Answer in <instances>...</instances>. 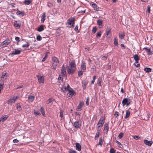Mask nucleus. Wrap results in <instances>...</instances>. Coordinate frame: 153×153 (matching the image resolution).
Returning <instances> with one entry per match:
<instances>
[{
  "mask_svg": "<svg viewBox=\"0 0 153 153\" xmlns=\"http://www.w3.org/2000/svg\"><path fill=\"white\" fill-rule=\"evenodd\" d=\"M69 66V67H68L67 70L69 74H72L74 73L76 69L74 60H72L70 62Z\"/></svg>",
  "mask_w": 153,
  "mask_h": 153,
  "instance_id": "1",
  "label": "nucleus"
},
{
  "mask_svg": "<svg viewBox=\"0 0 153 153\" xmlns=\"http://www.w3.org/2000/svg\"><path fill=\"white\" fill-rule=\"evenodd\" d=\"M52 60L53 68L54 70H55L57 66L59 64V61L58 59L55 56L53 57Z\"/></svg>",
  "mask_w": 153,
  "mask_h": 153,
  "instance_id": "2",
  "label": "nucleus"
},
{
  "mask_svg": "<svg viewBox=\"0 0 153 153\" xmlns=\"http://www.w3.org/2000/svg\"><path fill=\"white\" fill-rule=\"evenodd\" d=\"M70 88H71L68 84L67 83H65L62 87L61 90L64 93H65L67 91H68Z\"/></svg>",
  "mask_w": 153,
  "mask_h": 153,
  "instance_id": "3",
  "label": "nucleus"
},
{
  "mask_svg": "<svg viewBox=\"0 0 153 153\" xmlns=\"http://www.w3.org/2000/svg\"><path fill=\"white\" fill-rule=\"evenodd\" d=\"M105 122V118L103 117H102L99 120L97 124V128H99L102 126Z\"/></svg>",
  "mask_w": 153,
  "mask_h": 153,
  "instance_id": "4",
  "label": "nucleus"
},
{
  "mask_svg": "<svg viewBox=\"0 0 153 153\" xmlns=\"http://www.w3.org/2000/svg\"><path fill=\"white\" fill-rule=\"evenodd\" d=\"M18 98L19 96H14L8 100L7 101V103L9 104H12V103H14Z\"/></svg>",
  "mask_w": 153,
  "mask_h": 153,
  "instance_id": "5",
  "label": "nucleus"
},
{
  "mask_svg": "<svg viewBox=\"0 0 153 153\" xmlns=\"http://www.w3.org/2000/svg\"><path fill=\"white\" fill-rule=\"evenodd\" d=\"M74 21L75 19L74 18H70L68 20L67 23L70 25V26H69V27H71L73 26Z\"/></svg>",
  "mask_w": 153,
  "mask_h": 153,
  "instance_id": "6",
  "label": "nucleus"
},
{
  "mask_svg": "<svg viewBox=\"0 0 153 153\" xmlns=\"http://www.w3.org/2000/svg\"><path fill=\"white\" fill-rule=\"evenodd\" d=\"M38 80L40 84H43L44 82V76L41 75H37Z\"/></svg>",
  "mask_w": 153,
  "mask_h": 153,
  "instance_id": "7",
  "label": "nucleus"
},
{
  "mask_svg": "<svg viewBox=\"0 0 153 153\" xmlns=\"http://www.w3.org/2000/svg\"><path fill=\"white\" fill-rule=\"evenodd\" d=\"M130 100L126 98H124L122 101L123 105L124 106L126 105L127 106L128 105L130 104Z\"/></svg>",
  "mask_w": 153,
  "mask_h": 153,
  "instance_id": "8",
  "label": "nucleus"
},
{
  "mask_svg": "<svg viewBox=\"0 0 153 153\" xmlns=\"http://www.w3.org/2000/svg\"><path fill=\"white\" fill-rule=\"evenodd\" d=\"M68 91V93L67 94V96L69 97H71L75 94L74 90L71 88Z\"/></svg>",
  "mask_w": 153,
  "mask_h": 153,
  "instance_id": "9",
  "label": "nucleus"
},
{
  "mask_svg": "<svg viewBox=\"0 0 153 153\" xmlns=\"http://www.w3.org/2000/svg\"><path fill=\"white\" fill-rule=\"evenodd\" d=\"M91 7L96 11H99L101 9L96 4L93 3L91 4Z\"/></svg>",
  "mask_w": 153,
  "mask_h": 153,
  "instance_id": "10",
  "label": "nucleus"
},
{
  "mask_svg": "<svg viewBox=\"0 0 153 153\" xmlns=\"http://www.w3.org/2000/svg\"><path fill=\"white\" fill-rule=\"evenodd\" d=\"M21 52V50H19L18 49H15L14 50V51H13L10 54L11 55H18Z\"/></svg>",
  "mask_w": 153,
  "mask_h": 153,
  "instance_id": "11",
  "label": "nucleus"
},
{
  "mask_svg": "<svg viewBox=\"0 0 153 153\" xmlns=\"http://www.w3.org/2000/svg\"><path fill=\"white\" fill-rule=\"evenodd\" d=\"M66 68L64 66V65H63L62 67V70L61 71V74H60L65 76H66Z\"/></svg>",
  "mask_w": 153,
  "mask_h": 153,
  "instance_id": "12",
  "label": "nucleus"
},
{
  "mask_svg": "<svg viewBox=\"0 0 153 153\" xmlns=\"http://www.w3.org/2000/svg\"><path fill=\"white\" fill-rule=\"evenodd\" d=\"M111 30L110 28H107L106 30L105 34L106 37L109 38L111 35Z\"/></svg>",
  "mask_w": 153,
  "mask_h": 153,
  "instance_id": "13",
  "label": "nucleus"
},
{
  "mask_svg": "<svg viewBox=\"0 0 153 153\" xmlns=\"http://www.w3.org/2000/svg\"><path fill=\"white\" fill-rule=\"evenodd\" d=\"M143 141L144 143L146 145L149 146H151L153 143V142L152 140L148 141L146 140H144Z\"/></svg>",
  "mask_w": 153,
  "mask_h": 153,
  "instance_id": "14",
  "label": "nucleus"
},
{
  "mask_svg": "<svg viewBox=\"0 0 153 153\" xmlns=\"http://www.w3.org/2000/svg\"><path fill=\"white\" fill-rule=\"evenodd\" d=\"M108 123H107L105 124L104 125V131L105 133L107 134L108 130Z\"/></svg>",
  "mask_w": 153,
  "mask_h": 153,
  "instance_id": "15",
  "label": "nucleus"
},
{
  "mask_svg": "<svg viewBox=\"0 0 153 153\" xmlns=\"http://www.w3.org/2000/svg\"><path fill=\"white\" fill-rule=\"evenodd\" d=\"M74 126L76 128H80L81 125L79 122L78 121H76L74 123Z\"/></svg>",
  "mask_w": 153,
  "mask_h": 153,
  "instance_id": "16",
  "label": "nucleus"
},
{
  "mask_svg": "<svg viewBox=\"0 0 153 153\" xmlns=\"http://www.w3.org/2000/svg\"><path fill=\"white\" fill-rule=\"evenodd\" d=\"M81 68L83 71L86 70L85 63L84 62H82L81 65Z\"/></svg>",
  "mask_w": 153,
  "mask_h": 153,
  "instance_id": "17",
  "label": "nucleus"
},
{
  "mask_svg": "<svg viewBox=\"0 0 153 153\" xmlns=\"http://www.w3.org/2000/svg\"><path fill=\"white\" fill-rule=\"evenodd\" d=\"M144 49L146 51L149 55H151L152 54V53L151 51L150 48H144Z\"/></svg>",
  "mask_w": 153,
  "mask_h": 153,
  "instance_id": "18",
  "label": "nucleus"
},
{
  "mask_svg": "<svg viewBox=\"0 0 153 153\" xmlns=\"http://www.w3.org/2000/svg\"><path fill=\"white\" fill-rule=\"evenodd\" d=\"M84 104V102H81L77 108V110L78 111H81L82 109V108Z\"/></svg>",
  "mask_w": 153,
  "mask_h": 153,
  "instance_id": "19",
  "label": "nucleus"
},
{
  "mask_svg": "<svg viewBox=\"0 0 153 153\" xmlns=\"http://www.w3.org/2000/svg\"><path fill=\"white\" fill-rule=\"evenodd\" d=\"M21 23L18 22L17 21H15L14 23V25L15 27L19 28L21 25Z\"/></svg>",
  "mask_w": 153,
  "mask_h": 153,
  "instance_id": "20",
  "label": "nucleus"
},
{
  "mask_svg": "<svg viewBox=\"0 0 153 153\" xmlns=\"http://www.w3.org/2000/svg\"><path fill=\"white\" fill-rule=\"evenodd\" d=\"M76 149L78 151H80L81 149V146L78 143H76Z\"/></svg>",
  "mask_w": 153,
  "mask_h": 153,
  "instance_id": "21",
  "label": "nucleus"
},
{
  "mask_svg": "<svg viewBox=\"0 0 153 153\" xmlns=\"http://www.w3.org/2000/svg\"><path fill=\"white\" fill-rule=\"evenodd\" d=\"M134 59L135 61V62L136 63H138V61L139 60V58L138 55L137 54H135L134 56Z\"/></svg>",
  "mask_w": 153,
  "mask_h": 153,
  "instance_id": "22",
  "label": "nucleus"
},
{
  "mask_svg": "<svg viewBox=\"0 0 153 153\" xmlns=\"http://www.w3.org/2000/svg\"><path fill=\"white\" fill-rule=\"evenodd\" d=\"M130 111L129 110H128L126 111V114L125 117V119H127L130 116Z\"/></svg>",
  "mask_w": 153,
  "mask_h": 153,
  "instance_id": "23",
  "label": "nucleus"
},
{
  "mask_svg": "<svg viewBox=\"0 0 153 153\" xmlns=\"http://www.w3.org/2000/svg\"><path fill=\"white\" fill-rule=\"evenodd\" d=\"M44 26L43 25L39 26L37 30L39 32H41L44 30Z\"/></svg>",
  "mask_w": 153,
  "mask_h": 153,
  "instance_id": "24",
  "label": "nucleus"
},
{
  "mask_svg": "<svg viewBox=\"0 0 153 153\" xmlns=\"http://www.w3.org/2000/svg\"><path fill=\"white\" fill-rule=\"evenodd\" d=\"M16 14L21 16H23L25 15V13L24 11L21 12L20 11H18L16 13Z\"/></svg>",
  "mask_w": 153,
  "mask_h": 153,
  "instance_id": "25",
  "label": "nucleus"
},
{
  "mask_svg": "<svg viewBox=\"0 0 153 153\" xmlns=\"http://www.w3.org/2000/svg\"><path fill=\"white\" fill-rule=\"evenodd\" d=\"M8 116L7 115H3L1 116V120L2 122H4L7 118Z\"/></svg>",
  "mask_w": 153,
  "mask_h": 153,
  "instance_id": "26",
  "label": "nucleus"
},
{
  "mask_svg": "<svg viewBox=\"0 0 153 153\" xmlns=\"http://www.w3.org/2000/svg\"><path fill=\"white\" fill-rule=\"evenodd\" d=\"M34 99V96L33 95H31L28 97V100L29 101L32 102Z\"/></svg>",
  "mask_w": 153,
  "mask_h": 153,
  "instance_id": "27",
  "label": "nucleus"
},
{
  "mask_svg": "<svg viewBox=\"0 0 153 153\" xmlns=\"http://www.w3.org/2000/svg\"><path fill=\"white\" fill-rule=\"evenodd\" d=\"M46 17L45 14V13H43L42 16L41 21L42 22H44L45 20V17Z\"/></svg>",
  "mask_w": 153,
  "mask_h": 153,
  "instance_id": "28",
  "label": "nucleus"
},
{
  "mask_svg": "<svg viewBox=\"0 0 153 153\" xmlns=\"http://www.w3.org/2000/svg\"><path fill=\"white\" fill-rule=\"evenodd\" d=\"M0 82H1V83H0V93L1 92V90L3 89V85H4V83L3 82V81L1 80H0Z\"/></svg>",
  "mask_w": 153,
  "mask_h": 153,
  "instance_id": "29",
  "label": "nucleus"
},
{
  "mask_svg": "<svg viewBox=\"0 0 153 153\" xmlns=\"http://www.w3.org/2000/svg\"><path fill=\"white\" fill-rule=\"evenodd\" d=\"M10 42V40H6L3 42V44L4 45V46H5L9 43Z\"/></svg>",
  "mask_w": 153,
  "mask_h": 153,
  "instance_id": "30",
  "label": "nucleus"
},
{
  "mask_svg": "<svg viewBox=\"0 0 153 153\" xmlns=\"http://www.w3.org/2000/svg\"><path fill=\"white\" fill-rule=\"evenodd\" d=\"M144 71L147 73H149L151 71L152 69L149 68H145L144 69Z\"/></svg>",
  "mask_w": 153,
  "mask_h": 153,
  "instance_id": "31",
  "label": "nucleus"
},
{
  "mask_svg": "<svg viewBox=\"0 0 153 153\" xmlns=\"http://www.w3.org/2000/svg\"><path fill=\"white\" fill-rule=\"evenodd\" d=\"M7 76V73L5 72H3L2 73L1 76V79H5Z\"/></svg>",
  "mask_w": 153,
  "mask_h": 153,
  "instance_id": "32",
  "label": "nucleus"
},
{
  "mask_svg": "<svg viewBox=\"0 0 153 153\" xmlns=\"http://www.w3.org/2000/svg\"><path fill=\"white\" fill-rule=\"evenodd\" d=\"M40 110H41V113H42V115L44 116H45V111H44L43 107H41Z\"/></svg>",
  "mask_w": 153,
  "mask_h": 153,
  "instance_id": "33",
  "label": "nucleus"
},
{
  "mask_svg": "<svg viewBox=\"0 0 153 153\" xmlns=\"http://www.w3.org/2000/svg\"><path fill=\"white\" fill-rule=\"evenodd\" d=\"M31 2V1L30 0H25L24 3L27 5H29Z\"/></svg>",
  "mask_w": 153,
  "mask_h": 153,
  "instance_id": "34",
  "label": "nucleus"
},
{
  "mask_svg": "<svg viewBox=\"0 0 153 153\" xmlns=\"http://www.w3.org/2000/svg\"><path fill=\"white\" fill-rule=\"evenodd\" d=\"M116 142L117 144V146L118 147L121 148L123 146L120 143V142H119L117 140H116Z\"/></svg>",
  "mask_w": 153,
  "mask_h": 153,
  "instance_id": "35",
  "label": "nucleus"
},
{
  "mask_svg": "<svg viewBox=\"0 0 153 153\" xmlns=\"http://www.w3.org/2000/svg\"><path fill=\"white\" fill-rule=\"evenodd\" d=\"M114 45L116 46L118 45V39L117 38H115L114 40Z\"/></svg>",
  "mask_w": 153,
  "mask_h": 153,
  "instance_id": "36",
  "label": "nucleus"
},
{
  "mask_svg": "<svg viewBox=\"0 0 153 153\" xmlns=\"http://www.w3.org/2000/svg\"><path fill=\"white\" fill-rule=\"evenodd\" d=\"M16 109L18 111H20L22 109V108L20 105L18 103L16 105Z\"/></svg>",
  "mask_w": 153,
  "mask_h": 153,
  "instance_id": "37",
  "label": "nucleus"
},
{
  "mask_svg": "<svg viewBox=\"0 0 153 153\" xmlns=\"http://www.w3.org/2000/svg\"><path fill=\"white\" fill-rule=\"evenodd\" d=\"M97 23L99 26H102V21L101 20H98L97 21Z\"/></svg>",
  "mask_w": 153,
  "mask_h": 153,
  "instance_id": "38",
  "label": "nucleus"
},
{
  "mask_svg": "<svg viewBox=\"0 0 153 153\" xmlns=\"http://www.w3.org/2000/svg\"><path fill=\"white\" fill-rule=\"evenodd\" d=\"M125 36V35L123 33H120L119 34V37L120 39H123Z\"/></svg>",
  "mask_w": 153,
  "mask_h": 153,
  "instance_id": "39",
  "label": "nucleus"
},
{
  "mask_svg": "<svg viewBox=\"0 0 153 153\" xmlns=\"http://www.w3.org/2000/svg\"><path fill=\"white\" fill-rule=\"evenodd\" d=\"M34 114L35 115H40V113L36 110L34 111Z\"/></svg>",
  "mask_w": 153,
  "mask_h": 153,
  "instance_id": "40",
  "label": "nucleus"
},
{
  "mask_svg": "<svg viewBox=\"0 0 153 153\" xmlns=\"http://www.w3.org/2000/svg\"><path fill=\"white\" fill-rule=\"evenodd\" d=\"M100 135V132H97L95 136V140H97L98 138Z\"/></svg>",
  "mask_w": 153,
  "mask_h": 153,
  "instance_id": "41",
  "label": "nucleus"
},
{
  "mask_svg": "<svg viewBox=\"0 0 153 153\" xmlns=\"http://www.w3.org/2000/svg\"><path fill=\"white\" fill-rule=\"evenodd\" d=\"M102 81L101 78H99L98 79V85L99 86L101 85V82Z\"/></svg>",
  "mask_w": 153,
  "mask_h": 153,
  "instance_id": "42",
  "label": "nucleus"
},
{
  "mask_svg": "<svg viewBox=\"0 0 153 153\" xmlns=\"http://www.w3.org/2000/svg\"><path fill=\"white\" fill-rule=\"evenodd\" d=\"M99 144L100 146H102V137H100Z\"/></svg>",
  "mask_w": 153,
  "mask_h": 153,
  "instance_id": "43",
  "label": "nucleus"
},
{
  "mask_svg": "<svg viewBox=\"0 0 153 153\" xmlns=\"http://www.w3.org/2000/svg\"><path fill=\"white\" fill-rule=\"evenodd\" d=\"M102 33L101 31H100L97 33L96 36L97 37H100Z\"/></svg>",
  "mask_w": 153,
  "mask_h": 153,
  "instance_id": "44",
  "label": "nucleus"
},
{
  "mask_svg": "<svg viewBox=\"0 0 153 153\" xmlns=\"http://www.w3.org/2000/svg\"><path fill=\"white\" fill-rule=\"evenodd\" d=\"M29 45V43H27L22 45V47L23 48H27Z\"/></svg>",
  "mask_w": 153,
  "mask_h": 153,
  "instance_id": "45",
  "label": "nucleus"
},
{
  "mask_svg": "<svg viewBox=\"0 0 153 153\" xmlns=\"http://www.w3.org/2000/svg\"><path fill=\"white\" fill-rule=\"evenodd\" d=\"M97 30V28L95 27H94L92 29V32L93 33H96Z\"/></svg>",
  "mask_w": 153,
  "mask_h": 153,
  "instance_id": "46",
  "label": "nucleus"
},
{
  "mask_svg": "<svg viewBox=\"0 0 153 153\" xmlns=\"http://www.w3.org/2000/svg\"><path fill=\"white\" fill-rule=\"evenodd\" d=\"M63 76H64L60 74L58 77V80L62 81L63 79L62 77Z\"/></svg>",
  "mask_w": 153,
  "mask_h": 153,
  "instance_id": "47",
  "label": "nucleus"
},
{
  "mask_svg": "<svg viewBox=\"0 0 153 153\" xmlns=\"http://www.w3.org/2000/svg\"><path fill=\"white\" fill-rule=\"evenodd\" d=\"M42 39V37L39 35H38L37 36L36 39L38 41H40Z\"/></svg>",
  "mask_w": 153,
  "mask_h": 153,
  "instance_id": "48",
  "label": "nucleus"
},
{
  "mask_svg": "<svg viewBox=\"0 0 153 153\" xmlns=\"http://www.w3.org/2000/svg\"><path fill=\"white\" fill-rule=\"evenodd\" d=\"M123 135H124V134H123V133H120L119 134L118 137L120 139H121L123 136Z\"/></svg>",
  "mask_w": 153,
  "mask_h": 153,
  "instance_id": "49",
  "label": "nucleus"
},
{
  "mask_svg": "<svg viewBox=\"0 0 153 153\" xmlns=\"http://www.w3.org/2000/svg\"><path fill=\"white\" fill-rule=\"evenodd\" d=\"M96 79V76H94L93 79V80L91 81V84H93L95 82V80Z\"/></svg>",
  "mask_w": 153,
  "mask_h": 153,
  "instance_id": "50",
  "label": "nucleus"
},
{
  "mask_svg": "<svg viewBox=\"0 0 153 153\" xmlns=\"http://www.w3.org/2000/svg\"><path fill=\"white\" fill-rule=\"evenodd\" d=\"M53 100V99L52 98L49 99L47 101V103L48 104L50 103Z\"/></svg>",
  "mask_w": 153,
  "mask_h": 153,
  "instance_id": "51",
  "label": "nucleus"
},
{
  "mask_svg": "<svg viewBox=\"0 0 153 153\" xmlns=\"http://www.w3.org/2000/svg\"><path fill=\"white\" fill-rule=\"evenodd\" d=\"M89 98L88 97H87L86 99V104L87 105H88L89 104Z\"/></svg>",
  "mask_w": 153,
  "mask_h": 153,
  "instance_id": "52",
  "label": "nucleus"
},
{
  "mask_svg": "<svg viewBox=\"0 0 153 153\" xmlns=\"http://www.w3.org/2000/svg\"><path fill=\"white\" fill-rule=\"evenodd\" d=\"M150 11V7L149 5H148L147 6V12L149 14Z\"/></svg>",
  "mask_w": 153,
  "mask_h": 153,
  "instance_id": "53",
  "label": "nucleus"
},
{
  "mask_svg": "<svg viewBox=\"0 0 153 153\" xmlns=\"http://www.w3.org/2000/svg\"><path fill=\"white\" fill-rule=\"evenodd\" d=\"M133 137L136 140H138L140 138L139 136L136 135L133 136Z\"/></svg>",
  "mask_w": 153,
  "mask_h": 153,
  "instance_id": "54",
  "label": "nucleus"
},
{
  "mask_svg": "<svg viewBox=\"0 0 153 153\" xmlns=\"http://www.w3.org/2000/svg\"><path fill=\"white\" fill-rule=\"evenodd\" d=\"M78 76H80L82 75L83 74V72L82 71H79L78 72Z\"/></svg>",
  "mask_w": 153,
  "mask_h": 153,
  "instance_id": "55",
  "label": "nucleus"
},
{
  "mask_svg": "<svg viewBox=\"0 0 153 153\" xmlns=\"http://www.w3.org/2000/svg\"><path fill=\"white\" fill-rule=\"evenodd\" d=\"M110 153H115V151L114 149L111 148L110 150Z\"/></svg>",
  "mask_w": 153,
  "mask_h": 153,
  "instance_id": "56",
  "label": "nucleus"
},
{
  "mask_svg": "<svg viewBox=\"0 0 153 153\" xmlns=\"http://www.w3.org/2000/svg\"><path fill=\"white\" fill-rule=\"evenodd\" d=\"M119 114L118 112L116 111L114 114V115L116 117H117L119 116Z\"/></svg>",
  "mask_w": 153,
  "mask_h": 153,
  "instance_id": "57",
  "label": "nucleus"
},
{
  "mask_svg": "<svg viewBox=\"0 0 153 153\" xmlns=\"http://www.w3.org/2000/svg\"><path fill=\"white\" fill-rule=\"evenodd\" d=\"M63 111L62 110H61L60 112V116L61 117H62L63 116Z\"/></svg>",
  "mask_w": 153,
  "mask_h": 153,
  "instance_id": "58",
  "label": "nucleus"
},
{
  "mask_svg": "<svg viewBox=\"0 0 153 153\" xmlns=\"http://www.w3.org/2000/svg\"><path fill=\"white\" fill-rule=\"evenodd\" d=\"M19 141L17 139H15L13 140V142L14 143H17L19 142Z\"/></svg>",
  "mask_w": 153,
  "mask_h": 153,
  "instance_id": "59",
  "label": "nucleus"
},
{
  "mask_svg": "<svg viewBox=\"0 0 153 153\" xmlns=\"http://www.w3.org/2000/svg\"><path fill=\"white\" fill-rule=\"evenodd\" d=\"M107 58V57L106 56H103L102 57V59L103 60H106Z\"/></svg>",
  "mask_w": 153,
  "mask_h": 153,
  "instance_id": "60",
  "label": "nucleus"
},
{
  "mask_svg": "<svg viewBox=\"0 0 153 153\" xmlns=\"http://www.w3.org/2000/svg\"><path fill=\"white\" fill-rule=\"evenodd\" d=\"M78 26L77 25L76 26V27L74 28L75 30L77 32H79V31L78 30Z\"/></svg>",
  "mask_w": 153,
  "mask_h": 153,
  "instance_id": "61",
  "label": "nucleus"
},
{
  "mask_svg": "<svg viewBox=\"0 0 153 153\" xmlns=\"http://www.w3.org/2000/svg\"><path fill=\"white\" fill-rule=\"evenodd\" d=\"M15 39L16 41H18V42H19L20 41L19 38L18 37H16L15 38Z\"/></svg>",
  "mask_w": 153,
  "mask_h": 153,
  "instance_id": "62",
  "label": "nucleus"
},
{
  "mask_svg": "<svg viewBox=\"0 0 153 153\" xmlns=\"http://www.w3.org/2000/svg\"><path fill=\"white\" fill-rule=\"evenodd\" d=\"M85 10H83V11H78V13H85Z\"/></svg>",
  "mask_w": 153,
  "mask_h": 153,
  "instance_id": "63",
  "label": "nucleus"
},
{
  "mask_svg": "<svg viewBox=\"0 0 153 153\" xmlns=\"http://www.w3.org/2000/svg\"><path fill=\"white\" fill-rule=\"evenodd\" d=\"M69 153H76V151L73 150H71L69 152Z\"/></svg>",
  "mask_w": 153,
  "mask_h": 153,
  "instance_id": "64",
  "label": "nucleus"
}]
</instances>
